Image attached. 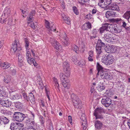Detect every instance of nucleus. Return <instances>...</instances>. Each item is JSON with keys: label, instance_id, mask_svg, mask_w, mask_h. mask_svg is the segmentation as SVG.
<instances>
[{"label": "nucleus", "instance_id": "1", "mask_svg": "<svg viewBox=\"0 0 130 130\" xmlns=\"http://www.w3.org/2000/svg\"><path fill=\"white\" fill-rule=\"evenodd\" d=\"M102 57V61L106 65H109L112 64L114 62L113 58L112 55H108L107 56L104 55Z\"/></svg>", "mask_w": 130, "mask_h": 130}, {"label": "nucleus", "instance_id": "2", "mask_svg": "<svg viewBox=\"0 0 130 130\" xmlns=\"http://www.w3.org/2000/svg\"><path fill=\"white\" fill-rule=\"evenodd\" d=\"M24 41L25 42V47L27 50V61L28 63L30 64H32V60L31 57V55L29 51H28V50H29L28 49V46H29V43L28 42V40L27 38H25L24 39Z\"/></svg>", "mask_w": 130, "mask_h": 130}, {"label": "nucleus", "instance_id": "3", "mask_svg": "<svg viewBox=\"0 0 130 130\" xmlns=\"http://www.w3.org/2000/svg\"><path fill=\"white\" fill-rule=\"evenodd\" d=\"M114 27H115L113 24H110L106 23L103 25V26L100 29H101V32H102L103 30H105L107 32L109 31L110 32V31H111L114 32Z\"/></svg>", "mask_w": 130, "mask_h": 130}, {"label": "nucleus", "instance_id": "4", "mask_svg": "<svg viewBox=\"0 0 130 130\" xmlns=\"http://www.w3.org/2000/svg\"><path fill=\"white\" fill-rule=\"evenodd\" d=\"M25 117V116L24 114L18 112H14L13 116L14 120L20 122L23 121Z\"/></svg>", "mask_w": 130, "mask_h": 130}, {"label": "nucleus", "instance_id": "5", "mask_svg": "<svg viewBox=\"0 0 130 130\" xmlns=\"http://www.w3.org/2000/svg\"><path fill=\"white\" fill-rule=\"evenodd\" d=\"M100 32L101 34L103 33H104V37L102 38V39L104 40L105 41H107L108 42H110V39L112 37V34L110 32L108 31H106V30H104L101 32V29H100Z\"/></svg>", "mask_w": 130, "mask_h": 130}, {"label": "nucleus", "instance_id": "6", "mask_svg": "<svg viewBox=\"0 0 130 130\" xmlns=\"http://www.w3.org/2000/svg\"><path fill=\"white\" fill-rule=\"evenodd\" d=\"M50 41L55 48L60 52L61 51V45L55 39L53 38H50Z\"/></svg>", "mask_w": 130, "mask_h": 130}, {"label": "nucleus", "instance_id": "7", "mask_svg": "<svg viewBox=\"0 0 130 130\" xmlns=\"http://www.w3.org/2000/svg\"><path fill=\"white\" fill-rule=\"evenodd\" d=\"M103 111V108H98L95 110L93 114L96 119L103 118V116L100 115Z\"/></svg>", "mask_w": 130, "mask_h": 130}, {"label": "nucleus", "instance_id": "8", "mask_svg": "<svg viewBox=\"0 0 130 130\" xmlns=\"http://www.w3.org/2000/svg\"><path fill=\"white\" fill-rule=\"evenodd\" d=\"M10 98L12 100L15 99H19L21 98V95L16 93L15 92L13 91L10 93Z\"/></svg>", "mask_w": 130, "mask_h": 130}, {"label": "nucleus", "instance_id": "9", "mask_svg": "<svg viewBox=\"0 0 130 130\" xmlns=\"http://www.w3.org/2000/svg\"><path fill=\"white\" fill-rule=\"evenodd\" d=\"M46 27L48 30L51 31H55L56 30L55 26L53 23H50L47 20H45Z\"/></svg>", "mask_w": 130, "mask_h": 130}, {"label": "nucleus", "instance_id": "10", "mask_svg": "<svg viewBox=\"0 0 130 130\" xmlns=\"http://www.w3.org/2000/svg\"><path fill=\"white\" fill-rule=\"evenodd\" d=\"M102 104L105 107H108L111 103V100L109 98H103L101 101Z\"/></svg>", "mask_w": 130, "mask_h": 130}, {"label": "nucleus", "instance_id": "11", "mask_svg": "<svg viewBox=\"0 0 130 130\" xmlns=\"http://www.w3.org/2000/svg\"><path fill=\"white\" fill-rule=\"evenodd\" d=\"M61 37L63 39L62 44L64 46L67 45L69 44L68 39L67 37L66 34L65 33H63L62 35L61 36Z\"/></svg>", "mask_w": 130, "mask_h": 130}, {"label": "nucleus", "instance_id": "12", "mask_svg": "<svg viewBox=\"0 0 130 130\" xmlns=\"http://www.w3.org/2000/svg\"><path fill=\"white\" fill-rule=\"evenodd\" d=\"M100 76L102 78H105L110 79L111 77V75L106 71H104L100 74Z\"/></svg>", "mask_w": 130, "mask_h": 130}, {"label": "nucleus", "instance_id": "13", "mask_svg": "<svg viewBox=\"0 0 130 130\" xmlns=\"http://www.w3.org/2000/svg\"><path fill=\"white\" fill-rule=\"evenodd\" d=\"M0 104L3 106L8 107L10 106L11 104V102L9 101L8 100H0Z\"/></svg>", "mask_w": 130, "mask_h": 130}, {"label": "nucleus", "instance_id": "14", "mask_svg": "<svg viewBox=\"0 0 130 130\" xmlns=\"http://www.w3.org/2000/svg\"><path fill=\"white\" fill-rule=\"evenodd\" d=\"M63 67L64 72H68V75H69V72H70V69L69 64L68 62L65 61L63 63Z\"/></svg>", "mask_w": 130, "mask_h": 130}, {"label": "nucleus", "instance_id": "15", "mask_svg": "<svg viewBox=\"0 0 130 130\" xmlns=\"http://www.w3.org/2000/svg\"><path fill=\"white\" fill-rule=\"evenodd\" d=\"M19 40H18L15 39V40L14 42L12 44L11 51H13L14 52H16L17 50V48L19 46Z\"/></svg>", "mask_w": 130, "mask_h": 130}, {"label": "nucleus", "instance_id": "16", "mask_svg": "<svg viewBox=\"0 0 130 130\" xmlns=\"http://www.w3.org/2000/svg\"><path fill=\"white\" fill-rule=\"evenodd\" d=\"M65 74L61 73L60 75V79L61 82H64V80H66L67 78L69 77L70 75V72H69V75H68V72H64Z\"/></svg>", "mask_w": 130, "mask_h": 130}, {"label": "nucleus", "instance_id": "17", "mask_svg": "<svg viewBox=\"0 0 130 130\" xmlns=\"http://www.w3.org/2000/svg\"><path fill=\"white\" fill-rule=\"evenodd\" d=\"M73 102L74 105L76 108H78L79 109L81 108V107H80L79 106L81 105V102L80 100L79 99H74L73 100Z\"/></svg>", "mask_w": 130, "mask_h": 130}, {"label": "nucleus", "instance_id": "18", "mask_svg": "<svg viewBox=\"0 0 130 130\" xmlns=\"http://www.w3.org/2000/svg\"><path fill=\"white\" fill-rule=\"evenodd\" d=\"M109 9L112 10H115L117 11L119 10L118 6L115 3L111 4L108 7Z\"/></svg>", "mask_w": 130, "mask_h": 130}, {"label": "nucleus", "instance_id": "19", "mask_svg": "<svg viewBox=\"0 0 130 130\" xmlns=\"http://www.w3.org/2000/svg\"><path fill=\"white\" fill-rule=\"evenodd\" d=\"M116 16V12L112 11H107L106 12V16L107 18L114 17Z\"/></svg>", "mask_w": 130, "mask_h": 130}, {"label": "nucleus", "instance_id": "20", "mask_svg": "<svg viewBox=\"0 0 130 130\" xmlns=\"http://www.w3.org/2000/svg\"><path fill=\"white\" fill-rule=\"evenodd\" d=\"M27 20L28 21L27 23L28 25L32 28V23H31L32 21V13H31L28 17L27 18Z\"/></svg>", "mask_w": 130, "mask_h": 130}, {"label": "nucleus", "instance_id": "21", "mask_svg": "<svg viewBox=\"0 0 130 130\" xmlns=\"http://www.w3.org/2000/svg\"><path fill=\"white\" fill-rule=\"evenodd\" d=\"M91 27V24L89 22L85 23L82 26V29L84 30H88Z\"/></svg>", "mask_w": 130, "mask_h": 130}, {"label": "nucleus", "instance_id": "22", "mask_svg": "<svg viewBox=\"0 0 130 130\" xmlns=\"http://www.w3.org/2000/svg\"><path fill=\"white\" fill-rule=\"evenodd\" d=\"M97 68L98 71V73L97 74V75H99L100 74L104 71L103 68L100 65L98 62L97 63Z\"/></svg>", "mask_w": 130, "mask_h": 130}, {"label": "nucleus", "instance_id": "23", "mask_svg": "<svg viewBox=\"0 0 130 130\" xmlns=\"http://www.w3.org/2000/svg\"><path fill=\"white\" fill-rule=\"evenodd\" d=\"M24 125L23 124L20 123H17L15 127L14 130H23V129Z\"/></svg>", "mask_w": 130, "mask_h": 130}, {"label": "nucleus", "instance_id": "24", "mask_svg": "<svg viewBox=\"0 0 130 130\" xmlns=\"http://www.w3.org/2000/svg\"><path fill=\"white\" fill-rule=\"evenodd\" d=\"M88 54L89 56L88 58V61H93L94 58L93 51L91 50L90 51Z\"/></svg>", "mask_w": 130, "mask_h": 130}, {"label": "nucleus", "instance_id": "25", "mask_svg": "<svg viewBox=\"0 0 130 130\" xmlns=\"http://www.w3.org/2000/svg\"><path fill=\"white\" fill-rule=\"evenodd\" d=\"M10 8L9 7H7L5 8V10L4 11V13L2 14V16H4L6 17L8 16V15L11 12Z\"/></svg>", "mask_w": 130, "mask_h": 130}, {"label": "nucleus", "instance_id": "26", "mask_svg": "<svg viewBox=\"0 0 130 130\" xmlns=\"http://www.w3.org/2000/svg\"><path fill=\"white\" fill-rule=\"evenodd\" d=\"M95 128L98 129H100L102 128V124L100 121L97 120L95 123Z\"/></svg>", "mask_w": 130, "mask_h": 130}, {"label": "nucleus", "instance_id": "27", "mask_svg": "<svg viewBox=\"0 0 130 130\" xmlns=\"http://www.w3.org/2000/svg\"><path fill=\"white\" fill-rule=\"evenodd\" d=\"M0 119H1L2 124H7L9 122V120L8 119L4 116H1Z\"/></svg>", "mask_w": 130, "mask_h": 130}, {"label": "nucleus", "instance_id": "28", "mask_svg": "<svg viewBox=\"0 0 130 130\" xmlns=\"http://www.w3.org/2000/svg\"><path fill=\"white\" fill-rule=\"evenodd\" d=\"M62 84L63 86L67 89L69 88L70 86V84L68 81L64 80V82H62Z\"/></svg>", "mask_w": 130, "mask_h": 130}, {"label": "nucleus", "instance_id": "29", "mask_svg": "<svg viewBox=\"0 0 130 130\" xmlns=\"http://www.w3.org/2000/svg\"><path fill=\"white\" fill-rule=\"evenodd\" d=\"M105 42L104 40H103L102 39V40H98L96 45L101 46L102 47H103L105 45Z\"/></svg>", "mask_w": 130, "mask_h": 130}, {"label": "nucleus", "instance_id": "30", "mask_svg": "<svg viewBox=\"0 0 130 130\" xmlns=\"http://www.w3.org/2000/svg\"><path fill=\"white\" fill-rule=\"evenodd\" d=\"M15 106L18 109H22L23 107V105L20 102H18L15 103Z\"/></svg>", "mask_w": 130, "mask_h": 130}, {"label": "nucleus", "instance_id": "31", "mask_svg": "<svg viewBox=\"0 0 130 130\" xmlns=\"http://www.w3.org/2000/svg\"><path fill=\"white\" fill-rule=\"evenodd\" d=\"M109 49H110V53H114L116 51L117 47L111 45L109 46Z\"/></svg>", "mask_w": 130, "mask_h": 130}, {"label": "nucleus", "instance_id": "32", "mask_svg": "<svg viewBox=\"0 0 130 130\" xmlns=\"http://www.w3.org/2000/svg\"><path fill=\"white\" fill-rule=\"evenodd\" d=\"M123 17L128 20L130 18V11L126 12L123 15Z\"/></svg>", "mask_w": 130, "mask_h": 130}, {"label": "nucleus", "instance_id": "33", "mask_svg": "<svg viewBox=\"0 0 130 130\" xmlns=\"http://www.w3.org/2000/svg\"><path fill=\"white\" fill-rule=\"evenodd\" d=\"M101 46L96 45V49L97 54H99L102 52Z\"/></svg>", "mask_w": 130, "mask_h": 130}, {"label": "nucleus", "instance_id": "34", "mask_svg": "<svg viewBox=\"0 0 130 130\" xmlns=\"http://www.w3.org/2000/svg\"><path fill=\"white\" fill-rule=\"evenodd\" d=\"M24 56L22 53H19L18 55V61L19 62L22 63L23 62Z\"/></svg>", "mask_w": 130, "mask_h": 130}, {"label": "nucleus", "instance_id": "35", "mask_svg": "<svg viewBox=\"0 0 130 130\" xmlns=\"http://www.w3.org/2000/svg\"><path fill=\"white\" fill-rule=\"evenodd\" d=\"M53 80L54 83H55L54 86L55 87V88L56 89H59V84L58 83L57 79L56 78L54 77L53 78Z\"/></svg>", "mask_w": 130, "mask_h": 130}, {"label": "nucleus", "instance_id": "36", "mask_svg": "<svg viewBox=\"0 0 130 130\" xmlns=\"http://www.w3.org/2000/svg\"><path fill=\"white\" fill-rule=\"evenodd\" d=\"M1 66L4 69H7L10 67V65L7 62H4L3 63L1 64Z\"/></svg>", "mask_w": 130, "mask_h": 130}, {"label": "nucleus", "instance_id": "37", "mask_svg": "<svg viewBox=\"0 0 130 130\" xmlns=\"http://www.w3.org/2000/svg\"><path fill=\"white\" fill-rule=\"evenodd\" d=\"M10 80L11 78L9 76H7L5 77L4 81L5 83H8L10 82Z\"/></svg>", "mask_w": 130, "mask_h": 130}, {"label": "nucleus", "instance_id": "38", "mask_svg": "<svg viewBox=\"0 0 130 130\" xmlns=\"http://www.w3.org/2000/svg\"><path fill=\"white\" fill-rule=\"evenodd\" d=\"M9 72L13 75H15L16 73V70L12 67H11L9 70Z\"/></svg>", "mask_w": 130, "mask_h": 130}, {"label": "nucleus", "instance_id": "39", "mask_svg": "<svg viewBox=\"0 0 130 130\" xmlns=\"http://www.w3.org/2000/svg\"><path fill=\"white\" fill-rule=\"evenodd\" d=\"M105 88V86L101 84V85H98V87H97L98 90L99 91H103Z\"/></svg>", "mask_w": 130, "mask_h": 130}, {"label": "nucleus", "instance_id": "40", "mask_svg": "<svg viewBox=\"0 0 130 130\" xmlns=\"http://www.w3.org/2000/svg\"><path fill=\"white\" fill-rule=\"evenodd\" d=\"M84 122H82V125L83 126V130H85L86 129L87 126V120H85V118H84Z\"/></svg>", "mask_w": 130, "mask_h": 130}, {"label": "nucleus", "instance_id": "41", "mask_svg": "<svg viewBox=\"0 0 130 130\" xmlns=\"http://www.w3.org/2000/svg\"><path fill=\"white\" fill-rule=\"evenodd\" d=\"M78 62V65H79L80 67L83 68L85 67V61L84 60L79 61Z\"/></svg>", "mask_w": 130, "mask_h": 130}, {"label": "nucleus", "instance_id": "42", "mask_svg": "<svg viewBox=\"0 0 130 130\" xmlns=\"http://www.w3.org/2000/svg\"><path fill=\"white\" fill-rule=\"evenodd\" d=\"M27 123L28 125L30 127H32V119H29L28 120H27Z\"/></svg>", "mask_w": 130, "mask_h": 130}, {"label": "nucleus", "instance_id": "43", "mask_svg": "<svg viewBox=\"0 0 130 130\" xmlns=\"http://www.w3.org/2000/svg\"><path fill=\"white\" fill-rule=\"evenodd\" d=\"M33 64L34 67L36 69H39L40 68V66L38 64L36 61H35V59H33Z\"/></svg>", "mask_w": 130, "mask_h": 130}, {"label": "nucleus", "instance_id": "44", "mask_svg": "<svg viewBox=\"0 0 130 130\" xmlns=\"http://www.w3.org/2000/svg\"><path fill=\"white\" fill-rule=\"evenodd\" d=\"M114 33H118L121 32L122 29L121 28H118L116 27H114Z\"/></svg>", "mask_w": 130, "mask_h": 130}, {"label": "nucleus", "instance_id": "45", "mask_svg": "<svg viewBox=\"0 0 130 130\" xmlns=\"http://www.w3.org/2000/svg\"><path fill=\"white\" fill-rule=\"evenodd\" d=\"M117 36H113V34L112 35V37L110 39V41L115 42L118 40V39L117 38Z\"/></svg>", "mask_w": 130, "mask_h": 130}, {"label": "nucleus", "instance_id": "46", "mask_svg": "<svg viewBox=\"0 0 130 130\" xmlns=\"http://www.w3.org/2000/svg\"><path fill=\"white\" fill-rule=\"evenodd\" d=\"M37 84H38L39 85L42 87L43 85V84L42 83V81L40 78L39 77L37 80Z\"/></svg>", "mask_w": 130, "mask_h": 130}, {"label": "nucleus", "instance_id": "47", "mask_svg": "<svg viewBox=\"0 0 130 130\" xmlns=\"http://www.w3.org/2000/svg\"><path fill=\"white\" fill-rule=\"evenodd\" d=\"M105 3L107 6H108V7L109 6V5L111 4V0H104Z\"/></svg>", "mask_w": 130, "mask_h": 130}, {"label": "nucleus", "instance_id": "48", "mask_svg": "<svg viewBox=\"0 0 130 130\" xmlns=\"http://www.w3.org/2000/svg\"><path fill=\"white\" fill-rule=\"evenodd\" d=\"M111 20L113 22L117 23L120 21L121 20V19L120 18L112 19H111Z\"/></svg>", "mask_w": 130, "mask_h": 130}, {"label": "nucleus", "instance_id": "49", "mask_svg": "<svg viewBox=\"0 0 130 130\" xmlns=\"http://www.w3.org/2000/svg\"><path fill=\"white\" fill-rule=\"evenodd\" d=\"M73 10L75 13L76 15H78L79 14V12L76 7L75 6L73 7Z\"/></svg>", "mask_w": 130, "mask_h": 130}, {"label": "nucleus", "instance_id": "50", "mask_svg": "<svg viewBox=\"0 0 130 130\" xmlns=\"http://www.w3.org/2000/svg\"><path fill=\"white\" fill-rule=\"evenodd\" d=\"M105 2L102 4H100V3H99L98 5L100 6L102 8H106L107 7L106 5L105 4Z\"/></svg>", "mask_w": 130, "mask_h": 130}, {"label": "nucleus", "instance_id": "51", "mask_svg": "<svg viewBox=\"0 0 130 130\" xmlns=\"http://www.w3.org/2000/svg\"><path fill=\"white\" fill-rule=\"evenodd\" d=\"M16 124L14 123H12L10 125V128L11 130H14L15 127V126Z\"/></svg>", "mask_w": 130, "mask_h": 130}, {"label": "nucleus", "instance_id": "52", "mask_svg": "<svg viewBox=\"0 0 130 130\" xmlns=\"http://www.w3.org/2000/svg\"><path fill=\"white\" fill-rule=\"evenodd\" d=\"M32 94L31 93H30L28 95L29 99L31 103H32Z\"/></svg>", "mask_w": 130, "mask_h": 130}, {"label": "nucleus", "instance_id": "53", "mask_svg": "<svg viewBox=\"0 0 130 130\" xmlns=\"http://www.w3.org/2000/svg\"><path fill=\"white\" fill-rule=\"evenodd\" d=\"M92 18V15L90 14H87L85 16V18L86 19H90Z\"/></svg>", "mask_w": 130, "mask_h": 130}, {"label": "nucleus", "instance_id": "54", "mask_svg": "<svg viewBox=\"0 0 130 130\" xmlns=\"http://www.w3.org/2000/svg\"><path fill=\"white\" fill-rule=\"evenodd\" d=\"M73 50L75 52L77 53L78 50V48L77 46L75 45L73 47Z\"/></svg>", "mask_w": 130, "mask_h": 130}, {"label": "nucleus", "instance_id": "55", "mask_svg": "<svg viewBox=\"0 0 130 130\" xmlns=\"http://www.w3.org/2000/svg\"><path fill=\"white\" fill-rule=\"evenodd\" d=\"M72 60L73 61L74 63L76 65H78V63L79 61V60H77L76 58L74 59V58H72Z\"/></svg>", "mask_w": 130, "mask_h": 130}, {"label": "nucleus", "instance_id": "56", "mask_svg": "<svg viewBox=\"0 0 130 130\" xmlns=\"http://www.w3.org/2000/svg\"><path fill=\"white\" fill-rule=\"evenodd\" d=\"M40 118H41L40 121L41 124L43 125L44 123V119L42 116H40Z\"/></svg>", "mask_w": 130, "mask_h": 130}, {"label": "nucleus", "instance_id": "57", "mask_svg": "<svg viewBox=\"0 0 130 130\" xmlns=\"http://www.w3.org/2000/svg\"><path fill=\"white\" fill-rule=\"evenodd\" d=\"M104 50L107 53H110V49H109V46L108 47V46H106L104 48Z\"/></svg>", "mask_w": 130, "mask_h": 130}, {"label": "nucleus", "instance_id": "58", "mask_svg": "<svg viewBox=\"0 0 130 130\" xmlns=\"http://www.w3.org/2000/svg\"><path fill=\"white\" fill-rule=\"evenodd\" d=\"M23 95L25 99L26 100H27V101H28V100L27 96L26 94L25 93H23Z\"/></svg>", "mask_w": 130, "mask_h": 130}, {"label": "nucleus", "instance_id": "59", "mask_svg": "<svg viewBox=\"0 0 130 130\" xmlns=\"http://www.w3.org/2000/svg\"><path fill=\"white\" fill-rule=\"evenodd\" d=\"M89 0H79V3L81 4H84L85 2H88Z\"/></svg>", "mask_w": 130, "mask_h": 130}, {"label": "nucleus", "instance_id": "60", "mask_svg": "<svg viewBox=\"0 0 130 130\" xmlns=\"http://www.w3.org/2000/svg\"><path fill=\"white\" fill-rule=\"evenodd\" d=\"M97 11L98 12V10L95 8L92 10V14H94L96 13Z\"/></svg>", "mask_w": 130, "mask_h": 130}, {"label": "nucleus", "instance_id": "61", "mask_svg": "<svg viewBox=\"0 0 130 130\" xmlns=\"http://www.w3.org/2000/svg\"><path fill=\"white\" fill-rule=\"evenodd\" d=\"M84 118H85V120H87L86 119V117H85V115H83V116H82L80 117V119L82 120L83 121L82 122H84Z\"/></svg>", "mask_w": 130, "mask_h": 130}, {"label": "nucleus", "instance_id": "62", "mask_svg": "<svg viewBox=\"0 0 130 130\" xmlns=\"http://www.w3.org/2000/svg\"><path fill=\"white\" fill-rule=\"evenodd\" d=\"M69 120V122L71 124H72V119L71 116H68Z\"/></svg>", "mask_w": 130, "mask_h": 130}, {"label": "nucleus", "instance_id": "63", "mask_svg": "<svg viewBox=\"0 0 130 130\" xmlns=\"http://www.w3.org/2000/svg\"><path fill=\"white\" fill-rule=\"evenodd\" d=\"M66 23L68 24H70V21L69 19V18H68L66 20Z\"/></svg>", "mask_w": 130, "mask_h": 130}, {"label": "nucleus", "instance_id": "64", "mask_svg": "<svg viewBox=\"0 0 130 130\" xmlns=\"http://www.w3.org/2000/svg\"><path fill=\"white\" fill-rule=\"evenodd\" d=\"M6 22V19H3L2 18L1 19L0 21L1 23H5Z\"/></svg>", "mask_w": 130, "mask_h": 130}]
</instances>
